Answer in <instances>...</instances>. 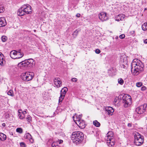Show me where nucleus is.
Instances as JSON below:
<instances>
[{
	"label": "nucleus",
	"mask_w": 147,
	"mask_h": 147,
	"mask_svg": "<svg viewBox=\"0 0 147 147\" xmlns=\"http://www.w3.org/2000/svg\"><path fill=\"white\" fill-rule=\"evenodd\" d=\"M80 13H77L76 15V16L77 17H78V18H79V17H80Z\"/></svg>",
	"instance_id": "nucleus-43"
},
{
	"label": "nucleus",
	"mask_w": 147,
	"mask_h": 147,
	"mask_svg": "<svg viewBox=\"0 0 147 147\" xmlns=\"http://www.w3.org/2000/svg\"><path fill=\"white\" fill-rule=\"evenodd\" d=\"M106 113H107L109 115H112L114 111V110L111 107H107L105 109Z\"/></svg>",
	"instance_id": "nucleus-11"
},
{
	"label": "nucleus",
	"mask_w": 147,
	"mask_h": 147,
	"mask_svg": "<svg viewBox=\"0 0 147 147\" xmlns=\"http://www.w3.org/2000/svg\"><path fill=\"white\" fill-rule=\"evenodd\" d=\"M3 58V54L2 53L0 52V65L1 66L3 65V62L5 61Z\"/></svg>",
	"instance_id": "nucleus-23"
},
{
	"label": "nucleus",
	"mask_w": 147,
	"mask_h": 147,
	"mask_svg": "<svg viewBox=\"0 0 147 147\" xmlns=\"http://www.w3.org/2000/svg\"><path fill=\"white\" fill-rule=\"evenodd\" d=\"M146 89V87L144 86H143L141 88V90L142 91H144Z\"/></svg>",
	"instance_id": "nucleus-40"
},
{
	"label": "nucleus",
	"mask_w": 147,
	"mask_h": 147,
	"mask_svg": "<svg viewBox=\"0 0 147 147\" xmlns=\"http://www.w3.org/2000/svg\"><path fill=\"white\" fill-rule=\"evenodd\" d=\"M26 119L28 122H30V121H31V117L29 115H28L26 118Z\"/></svg>",
	"instance_id": "nucleus-32"
},
{
	"label": "nucleus",
	"mask_w": 147,
	"mask_h": 147,
	"mask_svg": "<svg viewBox=\"0 0 147 147\" xmlns=\"http://www.w3.org/2000/svg\"><path fill=\"white\" fill-rule=\"evenodd\" d=\"M118 38V37H116V38L117 39V38Z\"/></svg>",
	"instance_id": "nucleus-52"
},
{
	"label": "nucleus",
	"mask_w": 147,
	"mask_h": 147,
	"mask_svg": "<svg viewBox=\"0 0 147 147\" xmlns=\"http://www.w3.org/2000/svg\"><path fill=\"white\" fill-rule=\"evenodd\" d=\"M54 84L56 85L57 87L59 88L60 87L61 84V82L60 79L58 78H55L54 80Z\"/></svg>",
	"instance_id": "nucleus-10"
},
{
	"label": "nucleus",
	"mask_w": 147,
	"mask_h": 147,
	"mask_svg": "<svg viewBox=\"0 0 147 147\" xmlns=\"http://www.w3.org/2000/svg\"><path fill=\"white\" fill-rule=\"evenodd\" d=\"M5 124L4 123H3L2 124V126L3 127H5Z\"/></svg>",
	"instance_id": "nucleus-45"
},
{
	"label": "nucleus",
	"mask_w": 147,
	"mask_h": 147,
	"mask_svg": "<svg viewBox=\"0 0 147 147\" xmlns=\"http://www.w3.org/2000/svg\"><path fill=\"white\" fill-rule=\"evenodd\" d=\"M7 39V38L5 36H3L1 37V40L3 42H5Z\"/></svg>",
	"instance_id": "nucleus-29"
},
{
	"label": "nucleus",
	"mask_w": 147,
	"mask_h": 147,
	"mask_svg": "<svg viewBox=\"0 0 147 147\" xmlns=\"http://www.w3.org/2000/svg\"><path fill=\"white\" fill-rule=\"evenodd\" d=\"M143 106V108H142V109L144 110V111H145L146 108V107H144V105H142Z\"/></svg>",
	"instance_id": "nucleus-44"
},
{
	"label": "nucleus",
	"mask_w": 147,
	"mask_h": 147,
	"mask_svg": "<svg viewBox=\"0 0 147 147\" xmlns=\"http://www.w3.org/2000/svg\"><path fill=\"white\" fill-rule=\"evenodd\" d=\"M119 97H116L114 100V101L115 102H119L120 101L119 100Z\"/></svg>",
	"instance_id": "nucleus-33"
},
{
	"label": "nucleus",
	"mask_w": 147,
	"mask_h": 147,
	"mask_svg": "<svg viewBox=\"0 0 147 147\" xmlns=\"http://www.w3.org/2000/svg\"><path fill=\"white\" fill-rule=\"evenodd\" d=\"M67 90V88L66 87H65L61 90L59 100V103L61 102H62Z\"/></svg>",
	"instance_id": "nucleus-7"
},
{
	"label": "nucleus",
	"mask_w": 147,
	"mask_h": 147,
	"mask_svg": "<svg viewBox=\"0 0 147 147\" xmlns=\"http://www.w3.org/2000/svg\"><path fill=\"white\" fill-rule=\"evenodd\" d=\"M28 64L29 67H32L35 64V62L34 59H30L27 60Z\"/></svg>",
	"instance_id": "nucleus-15"
},
{
	"label": "nucleus",
	"mask_w": 147,
	"mask_h": 147,
	"mask_svg": "<svg viewBox=\"0 0 147 147\" xmlns=\"http://www.w3.org/2000/svg\"><path fill=\"white\" fill-rule=\"evenodd\" d=\"M20 111H21V110H19L18 111V113L19 114V113H21L20 112Z\"/></svg>",
	"instance_id": "nucleus-48"
},
{
	"label": "nucleus",
	"mask_w": 147,
	"mask_h": 147,
	"mask_svg": "<svg viewBox=\"0 0 147 147\" xmlns=\"http://www.w3.org/2000/svg\"><path fill=\"white\" fill-rule=\"evenodd\" d=\"M34 74L32 72H26L21 75V79L24 81H28L32 80Z\"/></svg>",
	"instance_id": "nucleus-5"
},
{
	"label": "nucleus",
	"mask_w": 147,
	"mask_h": 147,
	"mask_svg": "<svg viewBox=\"0 0 147 147\" xmlns=\"http://www.w3.org/2000/svg\"><path fill=\"white\" fill-rule=\"evenodd\" d=\"M11 134H12V135H13V134L12 133H11Z\"/></svg>",
	"instance_id": "nucleus-54"
},
{
	"label": "nucleus",
	"mask_w": 147,
	"mask_h": 147,
	"mask_svg": "<svg viewBox=\"0 0 147 147\" xmlns=\"http://www.w3.org/2000/svg\"><path fill=\"white\" fill-rule=\"evenodd\" d=\"M144 65L138 59H134L131 63V70L133 74L137 76L144 70Z\"/></svg>",
	"instance_id": "nucleus-1"
},
{
	"label": "nucleus",
	"mask_w": 147,
	"mask_h": 147,
	"mask_svg": "<svg viewBox=\"0 0 147 147\" xmlns=\"http://www.w3.org/2000/svg\"><path fill=\"white\" fill-rule=\"evenodd\" d=\"M137 125V124L135 123V124H133V125L134 127H135L136 126V125Z\"/></svg>",
	"instance_id": "nucleus-49"
},
{
	"label": "nucleus",
	"mask_w": 147,
	"mask_h": 147,
	"mask_svg": "<svg viewBox=\"0 0 147 147\" xmlns=\"http://www.w3.org/2000/svg\"><path fill=\"white\" fill-rule=\"evenodd\" d=\"M95 52L96 53H97V54H99L100 53V50L98 49H96V50H95Z\"/></svg>",
	"instance_id": "nucleus-39"
},
{
	"label": "nucleus",
	"mask_w": 147,
	"mask_h": 147,
	"mask_svg": "<svg viewBox=\"0 0 147 147\" xmlns=\"http://www.w3.org/2000/svg\"><path fill=\"white\" fill-rule=\"evenodd\" d=\"M18 115L19 118L21 119H23L25 117V116H24V115H22L21 113L19 114Z\"/></svg>",
	"instance_id": "nucleus-30"
},
{
	"label": "nucleus",
	"mask_w": 147,
	"mask_h": 147,
	"mask_svg": "<svg viewBox=\"0 0 147 147\" xmlns=\"http://www.w3.org/2000/svg\"><path fill=\"white\" fill-rule=\"evenodd\" d=\"M99 19L102 21H105L107 19L106 14L104 12H102L99 15Z\"/></svg>",
	"instance_id": "nucleus-9"
},
{
	"label": "nucleus",
	"mask_w": 147,
	"mask_h": 147,
	"mask_svg": "<svg viewBox=\"0 0 147 147\" xmlns=\"http://www.w3.org/2000/svg\"><path fill=\"white\" fill-rule=\"evenodd\" d=\"M17 51L13 50L11 51L10 53V55L11 57L13 59H16L17 54L18 53Z\"/></svg>",
	"instance_id": "nucleus-17"
},
{
	"label": "nucleus",
	"mask_w": 147,
	"mask_h": 147,
	"mask_svg": "<svg viewBox=\"0 0 147 147\" xmlns=\"http://www.w3.org/2000/svg\"><path fill=\"white\" fill-rule=\"evenodd\" d=\"M52 146L53 147H58V146H55V145L53 146V144H52Z\"/></svg>",
	"instance_id": "nucleus-50"
},
{
	"label": "nucleus",
	"mask_w": 147,
	"mask_h": 147,
	"mask_svg": "<svg viewBox=\"0 0 147 147\" xmlns=\"http://www.w3.org/2000/svg\"><path fill=\"white\" fill-rule=\"evenodd\" d=\"M26 114V111H24L22 112V115H24L25 116V115Z\"/></svg>",
	"instance_id": "nucleus-41"
},
{
	"label": "nucleus",
	"mask_w": 147,
	"mask_h": 147,
	"mask_svg": "<svg viewBox=\"0 0 147 147\" xmlns=\"http://www.w3.org/2000/svg\"><path fill=\"white\" fill-rule=\"evenodd\" d=\"M125 35L123 34H122L119 36V37L120 38L123 39L125 37Z\"/></svg>",
	"instance_id": "nucleus-36"
},
{
	"label": "nucleus",
	"mask_w": 147,
	"mask_h": 147,
	"mask_svg": "<svg viewBox=\"0 0 147 147\" xmlns=\"http://www.w3.org/2000/svg\"><path fill=\"white\" fill-rule=\"evenodd\" d=\"M147 8H145V10H147Z\"/></svg>",
	"instance_id": "nucleus-51"
},
{
	"label": "nucleus",
	"mask_w": 147,
	"mask_h": 147,
	"mask_svg": "<svg viewBox=\"0 0 147 147\" xmlns=\"http://www.w3.org/2000/svg\"><path fill=\"white\" fill-rule=\"evenodd\" d=\"M4 10L3 7L0 6V13L3 12Z\"/></svg>",
	"instance_id": "nucleus-35"
},
{
	"label": "nucleus",
	"mask_w": 147,
	"mask_h": 147,
	"mask_svg": "<svg viewBox=\"0 0 147 147\" xmlns=\"http://www.w3.org/2000/svg\"><path fill=\"white\" fill-rule=\"evenodd\" d=\"M93 124L96 127H99L100 126V123L97 121L95 120L93 121Z\"/></svg>",
	"instance_id": "nucleus-25"
},
{
	"label": "nucleus",
	"mask_w": 147,
	"mask_h": 147,
	"mask_svg": "<svg viewBox=\"0 0 147 147\" xmlns=\"http://www.w3.org/2000/svg\"><path fill=\"white\" fill-rule=\"evenodd\" d=\"M142 85V83L141 82H138L136 83V86L138 87H140Z\"/></svg>",
	"instance_id": "nucleus-31"
},
{
	"label": "nucleus",
	"mask_w": 147,
	"mask_h": 147,
	"mask_svg": "<svg viewBox=\"0 0 147 147\" xmlns=\"http://www.w3.org/2000/svg\"><path fill=\"white\" fill-rule=\"evenodd\" d=\"M63 142V141L62 140H59V144H61V143H62V142Z\"/></svg>",
	"instance_id": "nucleus-47"
},
{
	"label": "nucleus",
	"mask_w": 147,
	"mask_h": 147,
	"mask_svg": "<svg viewBox=\"0 0 147 147\" xmlns=\"http://www.w3.org/2000/svg\"><path fill=\"white\" fill-rule=\"evenodd\" d=\"M7 94L12 96H14L13 91L12 90H10L7 92Z\"/></svg>",
	"instance_id": "nucleus-28"
},
{
	"label": "nucleus",
	"mask_w": 147,
	"mask_h": 147,
	"mask_svg": "<svg viewBox=\"0 0 147 147\" xmlns=\"http://www.w3.org/2000/svg\"><path fill=\"white\" fill-rule=\"evenodd\" d=\"M7 24L5 18H0V27L5 26Z\"/></svg>",
	"instance_id": "nucleus-18"
},
{
	"label": "nucleus",
	"mask_w": 147,
	"mask_h": 147,
	"mask_svg": "<svg viewBox=\"0 0 147 147\" xmlns=\"http://www.w3.org/2000/svg\"><path fill=\"white\" fill-rule=\"evenodd\" d=\"M132 124L131 123H128L127 125V126L129 127H131L132 126Z\"/></svg>",
	"instance_id": "nucleus-42"
},
{
	"label": "nucleus",
	"mask_w": 147,
	"mask_h": 147,
	"mask_svg": "<svg viewBox=\"0 0 147 147\" xmlns=\"http://www.w3.org/2000/svg\"><path fill=\"white\" fill-rule=\"evenodd\" d=\"M20 145L22 147H26V144L24 142H21L20 143Z\"/></svg>",
	"instance_id": "nucleus-34"
},
{
	"label": "nucleus",
	"mask_w": 147,
	"mask_h": 147,
	"mask_svg": "<svg viewBox=\"0 0 147 147\" xmlns=\"http://www.w3.org/2000/svg\"><path fill=\"white\" fill-rule=\"evenodd\" d=\"M74 116H73V119H74Z\"/></svg>",
	"instance_id": "nucleus-55"
},
{
	"label": "nucleus",
	"mask_w": 147,
	"mask_h": 147,
	"mask_svg": "<svg viewBox=\"0 0 147 147\" xmlns=\"http://www.w3.org/2000/svg\"><path fill=\"white\" fill-rule=\"evenodd\" d=\"M143 108V106L141 105L140 107H138L136 110V111L138 114H142L144 112V110L142 109V108Z\"/></svg>",
	"instance_id": "nucleus-13"
},
{
	"label": "nucleus",
	"mask_w": 147,
	"mask_h": 147,
	"mask_svg": "<svg viewBox=\"0 0 147 147\" xmlns=\"http://www.w3.org/2000/svg\"><path fill=\"white\" fill-rule=\"evenodd\" d=\"M122 99L125 107H127L131 104V98L129 95L127 94L123 96Z\"/></svg>",
	"instance_id": "nucleus-6"
},
{
	"label": "nucleus",
	"mask_w": 147,
	"mask_h": 147,
	"mask_svg": "<svg viewBox=\"0 0 147 147\" xmlns=\"http://www.w3.org/2000/svg\"><path fill=\"white\" fill-rule=\"evenodd\" d=\"M16 131L20 134H21L23 132L22 129L21 128H18L16 129Z\"/></svg>",
	"instance_id": "nucleus-27"
},
{
	"label": "nucleus",
	"mask_w": 147,
	"mask_h": 147,
	"mask_svg": "<svg viewBox=\"0 0 147 147\" xmlns=\"http://www.w3.org/2000/svg\"><path fill=\"white\" fill-rule=\"evenodd\" d=\"M134 144L137 146H140L143 143L144 137L139 133L136 132L134 133Z\"/></svg>",
	"instance_id": "nucleus-4"
},
{
	"label": "nucleus",
	"mask_w": 147,
	"mask_h": 147,
	"mask_svg": "<svg viewBox=\"0 0 147 147\" xmlns=\"http://www.w3.org/2000/svg\"><path fill=\"white\" fill-rule=\"evenodd\" d=\"M17 56L16 57V59H19L22 57L23 56V53H22L21 50H19L17 51Z\"/></svg>",
	"instance_id": "nucleus-22"
},
{
	"label": "nucleus",
	"mask_w": 147,
	"mask_h": 147,
	"mask_svg": "<svg viewBox=\"0 0 147 147\" xmlns=\"http://www.w3.org/2000/svg\"><path fill=\"white\" fill-rule=\"evenodd\" d=\"M25 13V12H24L23 10L22 9V7L18 9L17 14L19 16H22L24 15Z\"/></svg>",
	"instance_id": "nucleus-21"
},
{
	"label": "nucleus",
	"mask_w": 147,
	"mask_h": 147,
	"mask_svg": "<svg viewBox=\"0 0 147 147\" xmlns=\"http://www.w3.org/2000/svg\"><path fill=\"white\" fill-rule=\"evenodd\" d=\"M6 139V136L3 133H0V140L2 141H4Z\"/></svg>",
	"instance_id": "nucleus-24"
},
{
	"label": "nucleus",
	"mask_w": 147,
	"mask_h": 147,
	"mask_svg": "<svg viewBox=\"0 0 147 147\" xmlns=\"http://www.w3.org/2000/svg\"><path fill=\"white\" fill-rule=\"evenodd\" d=\"M144 42L145 43H147V39H145L144 41Z\"/></svg>",
	"instance_id": "nucleus-46"
},
{
	"label": "nucleus",
	"mask_w": 147,
	"mask_h": 147,
	"mask_svg": "<svg viewBox=\"0 0 147 147\" xmlns=\"http://www.w3.org/2000/svg\"><path fill=\"white\" fill-rule=\"evenodd\" d=\"M78 33V31L77 30H76L74 33V34L76 36L77 35Z\"/></svg>",
	"instance_id": "nucleus-38"
},
{
	"label": "nucleus",
	"mask_w": 147,
	"mask_h": 147,
	"mask_svg": "<svg viewBox=\"0 0 147 147\" xmlns=\"http://www.w3.org/2000/svg\"><path fill=\"white\" fill-rule=\"evenodd\" d=\"M22 9L26 14H29L32 13V7L28 4H26L22 5Z\"/></svg>",
	"instance_id": "nucleus-8"
},
{
	"label": "nucleus",
	"mask_w": 147,
	"mask_h": 147,
	"mask_svg": "<svg viewBox=\"0 0 147 147\" xmlns=\"http://www.w3.org/2000/svg\"><path fill=\"white\" fill-rule=\"evenodd\" d=\"M118 80L119 84L121 85H122L124 83V81L121 78H119Z\"/></svg>",
	"instance_id": "nucleus-26"
},
{
	"label": "nucleus",
	"mask_w": 147,
	"mask_h": 147,
	"mask_svg": "<svg viewBox=\"0 0 147 147\" xmlns=\"http://www.w3.org/2000/svg\"><path fill=\"white\" fill-rule=\"evenodd\" d=\"M11 134H12V135H13V134L12 133H11Z\"/></svg>",
	"instance_id": "nucleus-53"
},
{
	"label": "nucleus",
	"mask_w": 147,
	"mask_h": 147,
	"mask_svg": "<svg viewBox=\"0 0 147 147\" xmlns=\"http://www.w3.org/2000/svg\"><path fill=\"white\" fill-rule=\"evenodd\" d=\"M77 120H76V121L75 122L79 127H82V126H83L84 123L81 122V119L80 117L77 118Z\"/></svg>",
	"instance_id": "nucleus-19"
},
{
	"label": "nucleus",
	"mask_w": 147,
	"mask_h": 147,
	"mask_svg": "<svg viewBox=\"0 0 147 147\" xmlns=\"http://www.w3.org/2000/svg\"><path fill=\"white\" fill-rule=\"evenodd\" d=\"M74 121H75V120H74Z\"/></svg>",
	"instance_id": "nucleus-56"
},
{
	"label": "nucleus",
	"mask_w": 147,
	"mask_h": 147,
	"mask_svg": "<svg viewBox=\"0 0 147 147\" xmlns=\"http://www.w3.org/2000/svg\"><path fill=\"white\" fill-rule=\"evenodd\" d=\"M125 15L123 14H119L116 16L115 20L118 22L120 20H123L125 17Z\"/></svg>",
	"instance_id": "nucleus-16"
},
{
	"label": "nucleus",
	"mask_w": 147,
	"mask_h": 147,
	"mask_svg": "<svg viewBox=\"0 0 147 147\" xmlns=\"http://www.w3.org/2000/svg\"><path fill=\"white\" fill-rule=\"evenodd\" d=\"M84 135L82 132L80 131L73 132L71 136V139L74 143L76 144L81 143L84 139Z\"/></svg>",
	"instance_id": "nucleus-2"
},
{
	"label": "nucleus",
	"mask_w": 147,
	"mask_h": 147,
	"mask_svg": "<svg viewBox=\"0 0 147 147\" xmlns=\"http://www.w3.org/2000/svg\"><path fill=\"white\" fill-rule=\"evenodd\" d=\"M113 134L112 131H109L106 135L105 140L107 141V145L109 146H111L115 144V140L113 136Z\"/></svg>",
	"instance_id": "nucleus-3"
},
{
	"label": "nucleus",
	"mask_w": 147,
	"mask_h": 147,
	"mask_svg": "<svg viewBox=\"0 0 147 147\" xmlns=\"http://www.w3.org/2000/svg\"><path fill=\"white\" fill-rule=\"evenodd\" d=\"M24 137L26 139L29 140L30 142L32 143L34 142V140L32 138L31 135L29 133H26L24 136Z\"/></svg>",
	"instance_id": "nucleus-12"
},
{
	"label": "nucleus",
	"mask_w": 147,
	"mask_h": 147,
	"mask_svg": "<svg viewBox=\"0 0 147 147\" xmlns=\"http://www.w3.org/2000/svg\"><path fill=\"white\" fill-rule=\"evenodd\" d=\"M71 80L73 82H76L77 81L78 79L76 78H73L71 79Z\"/></svg>",
	"instance_id": "nucleus-37"
},
{
	"label": "nucleus",
	"mask_w": 147,
	"mask_h": 147,
	"mask_svg": "<svg viewBox=\"0 0 147 147\" xmlns=\"http://www.w3.org/2000/svg\"><path fill=\"white\" fill-rule=\"evenodd\" d=\"M18 65L19 67H27L28 66L27 60H26L19 63L18 64Z\"/></svg>",
	"instance_id": "nucleus-14"
},
{
	"label": "nucleus",
	"mask_w": 147,
	"mask_h": 147,
	"mask_svg": "<svg viewBox=\"0 0 147 147\" xmlns=\"http://www.w3.org/2000/svg\"><path fill=\"white\" fill-rule=\"evenodd\" d=\"M123 60L124 61H123V64L122 65L121 67L122 68L126 69L127 68L128 66L127 64V61L126 60V57L124 58Z\"/></svg>",
	"instance_id": "nucleus-20"
}]
</instances>
